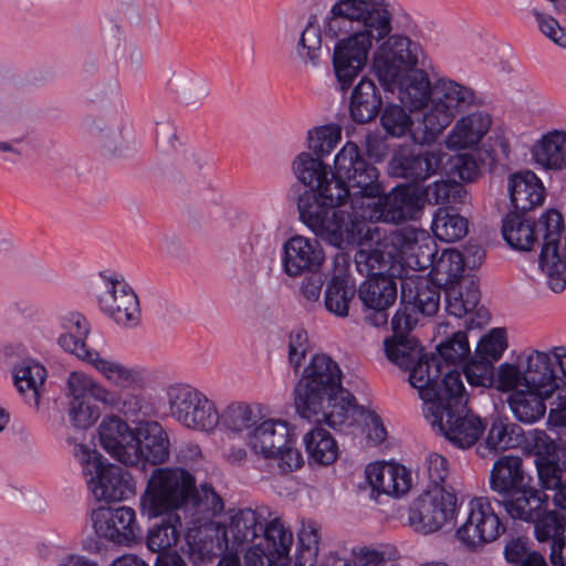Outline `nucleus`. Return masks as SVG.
<instances>
[{"label": "nucleus", "mask_w": 566, "mask_h": 566, "mask_svg": "<svg viewBox=\"0 0 566 566\" xmlns=\"http://www.w3.org/2000/svg\"><path fill=\"white\" fill-rule=\"evenodd\" d=\"M135 459L127 467H138L146 472L148 467L160 468L170 457V441L163 426L157 421H140L136 426L133 447Z\"/></svg>", "instance_id": "nucleus-18"}, {"label": "nucleus", "mask_w": 566, "mask_h": 566, "mask_svg": "<svg viewBox=\"0 0 566 566\" xmlns=\"http://www.w3.org/2000/svg\"><path fill=\"white\" fill-rule=\"evenodd\" d=\"M373 59V72L385 90H391L401 75L412 71L423 54L418 42L402 34L387 35Z\"/></svg>", "instance_id": "nucleus-10"}, {"label": "nucleus", "mask_w": 566, "mask_h": 566, "mask_svg": "<svg viewBox=\"0 0 566 566\" xmlns=\"http://www.w3.org/2000/svg\"><path fill=\"white\" fill-rule=\"evenodd\" d=\"M552 394H543L541 388L514 390L507 398L509 407L514 417L523 423H534L544 417L545 399Z\"/></svg>", "instance_id": "nucleus-38"}, {"label": "nucleus", "mask_w": 566, "mask_h": 566, "mask_svg": "<svg viewBox=\"0 0 566 566\" xmlns=\"http://www.w3.org/2000/svg\"><path fill=\"white\" fill-rule=\"evenodd\" d=\"M357 292L355 284L344 275H333L327 282L324 293L326 311L338 317H347L349 304Z\"/></svg>", "instance_id": "nucleus-45"}, {"label": "nucleus", "mask_w": 566, "mask_h": 566, "mask_svg": "<svg viewBox=\"0 0 566 566\" xmlns=\"http://www.w3.org/2000/svg\"><path fill=\"white\" fill-rule=\"evenodd\" d=\"M259 421V410L247 402L230 403L221 415L219 422L231 432H241L255 427Z\"/></svg>", "instance_id": "nucleus-52"}, {"label": "nucleus", "mask_w": 566, "mask_h": 566, "mask_svg": "<svg viewBox=\"0 0 566 566\" xmlns=\"http://www.w3.org/2000/svg\"><path fill=\"white\" fill-rule=\"evenodd\" d=\"M168 518L153 525L147 533L146 545L153 553H169L179 539L181 520L177 514H167Z\"/></svg>", "instance_id": "nucleus-46"}, {"label": "nucleus", "mask_w": 566, "mask_h": 566, "mask_svg": "<svg viewBox=\"0 0 566 566\" xmlns=\"http://www.w3.org/2000/svg\"><path fill=\"white\" fill-rule=\"evenodd\" d=\"M491 125V115L485 112L479 111L463 116L450 132L448 145L458 149L475 146L490 130Z\"/></svg>", "instance_id": "nucleus-35"}, {"label": "nucleus", "mask_w": 566, "mask_h": 566, "mask_svg": "<svg viewBox=\"0 0 566 566\" xmlns=\"http://www.w3.org/2000/svg\"><path fill=\"white\" fill-rule=\"evenodd\" d=\"M401 295L400 307L407 313H420L424 316H432L440 307L442 286L429 275L411 274L402 272L400 282Z\"/></svg>", "instance_id": "nucleus-19"}, {"label": "nucleus", "mask_w": 566, "mask_h": 566, "mask_svg": "<svg viewBox=\"0 0 566 566\" xmlns=\"http://www.w3.org/2000/svg\"><path fill=\"white\" fill-rule=\"evenodd\" d=\"M67 387L70 395H77V398H85L88 401H92L93 399L113 405L114 396L111 391L83 373H71L67 380Z\"/></svg>", "instance_id": "nucleus-55"}, {"label": "nucleus", "mask_w": 566, "mask_h": 566, "mask_svg": "<svg viewBox=\"0 0 566 566\" xmlns=\"http://www.w3.org/2000/svg\"><path fill=\"white\" fill-rule=\"evenodd\" d=\"M391 32L392 13L386 0H337L331 7L324 34L336 40L332 63L340 92H347L364 70L374 42Z\"/></svg>", "instance_id": "nucleus-1"}, {"label": "nucleus", "mask_w": 566, "mask_h": 566, "mask_svg": "<svg viewBox=\"0 0 566 566\" xmlns=\"http://www.w3.org/2000/svg\"><path fill=\"white\" fill-rule=\"evenodd\" d=\"M523 441V430L507 418L492 419L484 443L479 444L478 453L485 457L488 452H497L518 447Z\"/></svg>", "instance_id": "nucleus-39"}, {"label": "nucleus", "mask_w": 566, "mask_h": 566, "mask_svg": "<svg viewBox=\"0 0 566 566\" xmlns=\"http://www.w3.org/2000/svg\"><path fill=\"white\" fill-rule=\"evenodd\" d=\"M399 244L398 260L416 270L432 268L438 253L434 240L426 232L408 231L396 238Z\"/></svg>", "instance_id": "nucleus-28"}, {"label": "nucleus", "mask_w": 566, "mask_h": 566, "mask_svg": "<svg viewBox=\"0 0 566 566\" xmlns=\"http://www.w3.org/2000/svg\"><path fill=\"white\" fill-rule=\"evenodd\" d=\"M342 137V129L337 124L314 127L308 130L307 146L313 156L324 158L337 146Z\"/></svg>", "instance_id": "nucleus-57"}, {"label": "nucleus", "mask_w": 566, "mask_h": 566, "mask_svg": "<svg viewBox=\"0 0 566 566\" xmlns=\"http://www.w3.org/2000/svg\"><path fill=\"white\" fill-rule=\"evenodd\" d=\"M292 169L296 179L307 189L316 187L325 176H329L331 167L324 164L322 158L314 157L311 153L302 151L292 163Z\"/></svg>", "instance_id": "nucleus-50"}, {"label": "nucleus", "mask_w": 566, "mask_h": 566, "mask_svg": "<svg viewBox=\"0 0 566 566\" xmlns=\"http://www.w3.org/2000/svg\"><path fill=\"white\" fill-rule=\"evenodd\" d=\"M554 363V355L533 350L526 358L524 387L541 388L543 394H553L558 388Z\"/></svg>", "instance_id": "nucleus-36"}, {"label": "nucleus", "mask_w": 566, "mask_h": 566, "mask_svg": "<svg viewBox=\"0 0 566 566\" xmlns=\"http://www.w3.org/2000/svg\"><path fill=\"white\" fill-rule=\"evenodd\" d=\"M416 323L417 318L407 313L406 308L397 310L391 318L395 336L386 339L384 345L387 358L401 369L409 370V382L418 389L423 400L427 397L424 391L431 392L439 388L441 366L436 354L427 356L418 339L407 335Z\"/></svg>", "instance_id": "nucleus-4"}, {"label": "nucleus", "mask_w": 566, "mask_h": 566, "mask_svg": "<svg viewBox=\"0 0 566 566\" xmlns=\"http://www.w3.org/2000/svg\"><path fill=\"white\" fill-rule=\"evenodd\" d=\"M454 116L451 115L436 99L432 106L423 114L421 120L416 123L412 132V140L419 145L434 143L438 136L451 124Z\"/></svg>", "instance_id": "nucleus-43"}, {"label": "nucleus", "mask_w": 566, "mask_h": 566, "mask_svg": "<svg viewBox=\"0 0 566 566\" xmlns=\"http://www.w3.org/2000/svg\"><path fill=\"white\" fill-rule=\"evenodd\" d=\"M322 51V31L316 23V17L312 15L303 30L298 44L297 55L306 63L317 65Z\"/></svg>", "instance_id": "nucleus-58"}, {"label": "nucleus", "mask_w": 566, "mask_h": 566, "mask_svg": "<svg viewBox=\"0 0 566 566\" xmlns=\"http://www.w3.org/2000/svg\"><path fill=\"white\" fill-rule=\"evenodd\" d=\"M96 535L118 545H129L140 536L135 510L125 506H99L92 512Z\"/></svg>", "instance_id": "nucleus-16"}, {"label": "nucleus", "mask_w": 566, "mask_h": 566, "mask_svg": "<svg viewBox=\"0 0 566 566\" xmlns=\"http://www.w3.org/2000/svg\"><path fill=\"white\" fill-rule=\"evenodd\" d=\"M532 155L544 169H566V132L553 130L545 134L533 146Z\"/></svg>", "instance_id": "nucleus-40"}, {"label": "nucleus", "mask_w": 566, "mask_h": 566, "mask_svg": "<svg viewBox=\"0 0 566 566\" xmlns=\"http://www.w3.org/2000/svg\"><path fill=\"white\" fill-rule=\"evenodd\" d=\"M525 214L510 211L502 224L503 239L510 247L520 251L532 250L534 243L537 242V234H544L539 222L536 224L526 218Z\"/></svg>", "instance_id": "nucleus-37"}, {"label": "nucleus", "mask_w": 566, "mask_h": 566, "mask_svg": "<svg viewBox=\"0 0 566 566\" xmlns=\"http://www.w3.org/2000/svg\"><path fill=\"white\" fill-rule=\"evenodd\" d=\"M335 169L344 177L350 190H360L380 180L379 169L361 153L354 142H347L336 154Z\"/></svg>", "instance_id": "nucleus-22"}, {"label": "nucleus", "mask_w": 566, "mask_h": 566, "mask_svg": "<svg viewBox=\"0 0 566 566\" xmlns=\"http://www.w3.org/2000/svg\"><path fill=\"white\" fill-rule=\"evenodd\" d=\"M396 87L398 88L399 101L411 112L424 108L433 99L434 87L432 88L429 75L423 70L415 67L401 75L389 91L394 92Z\"/></svg>", "instance_id": "nucleus-31"}, {"label": "nucleus", "mask_w": 566, "mask_h": 566, "mask_svg": "<svg viewBox=\"0 0 566 566\" xmlns=\"http://www.w3.org/2000/svg\"><path fill=\"white\" fill-rule=\"evenodd\" d=\"M401 277L402 274L371 276L360 283L357 294L367 312L365 321L369 325L375 327L387 325L389 310L398 295L396 279L401 281Z\"/></svg>", "instance_id": "nucleus-15"}, {"label": "nucleus", "mask_w": 566, "mask_h": 566, "mask_svg": "<svg viewBox=\"0 0 566 566\" xmlns=\"http://www.w3.org/2000/svg\"><path fill=\"white\" fill-rule=\"evenodd\" d=\"M70 421L77 429H87L99 418L98 407L87 399L77 398V395H71Z\"/></svg>", "instance_id": "nucleus-63"}, {"label": "nucleus", "mask_w": 566, "mask_h": 566, "mask_svg": "<svg viewBox=\"0 0 566 566\" xmlns=\"http://www.w3.org/2000/svg\"><path fill=\"white\" fill-rule=\"evenodd\" d=\"M166 398L170 416L186 428L211 431L219 423L216 405L202 391L187 384L167 387Z\"/></svg>", "instance_id": "nucleus-11"}, {"label": "nucleus", "mask_w": 566, "mask_h": 566, "mask_svg": "<svg viewBox=\"0 0 566 566\" xmlns=\"http://www.w3.org/2000/svg\"><path fill=\"white\" fill-rule=\"evenodd\" d=\"M105 291L98 296V305L103 313L115 323L132 327L139 322V302L134 290L123 277L105 276Z\"/></svg>", "instance_id": "nucleus-17"}, {"label": "nucleus", "mask_w": 566, "mask_h": 566, "mask_svg": "<svg viewBox=\"0 0 566 566\" xmlns=\"http://www.w3.org/2000/svg\"><path fill=\"white\" fill-rule=\"evenodd\" d=\"M525 471L524 461L518 455L505 454L500 457L490 471V490L492 500L500 501L511 493L533 482Z\"/></svg>", "instance_id": "nucleus-23"}, {"label": "nucleus", "mask_w": 566, "mask_h": 566, "mask_svg": "<svg viewBox=\"0 0 566 566\" xmlns=\"http://www.w3.org/2000/svg\"><path fill=\"white\" fill-rule=\"evenodd\" d=\"M370 229L361 232V235L357 241L350 243V245L359 244V249L354 255V262L357 271L369 279L371 276H385V275H401L405 272V266L400 260L388 251V243L386 241L378 240L375 245L366 248L367 244L364 242L367 239V234ZM349 247V244L347 245Z\"/></svg>", "instance_id": "nucleus-21"}, {"label": "nucleus", "mask_w": 566, "mask_h": 566, "mask_svg": "<svg viewBox=\"0 0 566 566\" xmlns=\"http://www.w3.org/2000/svg\"><path fill=\"white\" fill-rule=\"evenodd\" d=\"M264 514L250 507L232 511L228 526L223 531V539L228 554L237 556L244 546L255 538L262 537L260 543L252 547L261 546L265 554L276 557H287L293 544V533L285 527L280 517H274L264 524Z\"/></svg>", "instance_id": "nucleus-5"}, {"label": "nucleus", "mask_w": 566, "mask_h": 566, "mask_svg": "<svg viewBox=\"0 0 566 566\" xmlns=\"http://www.w3.org/2000/svg\"><path fill=\"white\" fill-rule=\"evenodd\" d=\"M87 484L98 501H124L135 494V481L130 473L118 465L104 463L102 454L80 446L77 454Z\"/></svg>", "instance_id": "nucleus-9"}, {"label": "nucleus", "mask_w": 566, "mask_h": 566, "mask_svg": "<svg viewBox=\"0 0 566 566\" xmlns=\"http://www.w3.org/2000/svg\"><path fill=\"white\" fill-rule=\"evenodd\" d=\"M411 488V473L400 464H386L379 493L392 496L406 494Z\"/></svg>", "instance_id": "nucleus-61"}, {"label": "nucleus", "mask_w": 566, "mask_h": 566, "mask_svg": "<svg viewBox=\"0 0 566 566\" xmlns=\"http://www.w3.org/2000/svg\"><path fill=\"white\" fill-rule=\"evenodd\" d=\"M565 522L566 520L562 514L555 511H546L534 522L536 539L541 543L548 541L552 543L557 538H562L565 533Z\"/></svg>", "instance_id": "nucleus-62"}, {"label": "nucleus", "mask_w": 566, "mask_h": 566, "mask_svg": "<svg viewBox=\"0 0 566 566\" xmlns=\"http://www.w3.org/2000/svg\"><path fill=\"white\" fill-rule=\"evenodd\" d=\"M432 230L441 241H458L468 233V220L451 207L439 208L433 218Z\"/></svg>", "instance_id": "nucleus-49"}, {"label": "nucleus", "mask_w": 566, "mask_h": 566, "mask_svg": "<svg viewBox=\"0 0 566 566\" xmlns=\"http://www.w3.org/2000/svg\"><path fill=\"white\" fill-rule=\"evenodd\" d=\"M14 385L21 394L30 391L28 402L39 408L40 387L46 379V369L43 365L32 358H23L12 368Z\"/></svg>", "instance_id": "nucleus-42"}, {"label": "nucleus", "mask_w": 566, "mask_h": 566, "mask_svg": "<svg viewBox=\"0 0 566 566\" xmlns=\"http://www.w3.org/2000/svg\"><path fill=\"white\" fill-rule=\"evenodd\" d=\"M423 192L411 186H396L387 192L386 223L416 220L423 208Z\"/></svg>", "instance_id": "nucleus-32"}, {"label": "nucleus", "mask_w": 566, "mask_h": 566, "mask_svg": "<svg viewBox=\"0 0 566 566\" xmlns=\"http://www.w3.org/2000/svg\"><path fill=\"white\" fill-rule=\"evenodd\" d=\"M355 400L354 395L342 387L323 402L318 416H322L325 423L333 429L342 430L343 427H350L355 422L356 412L360 415L365 412V408L357 406Z\"/></svg>", "instance_id": "nucleus-34"}, {"label": "nucleus", "mask_w": 566, "mask_h": 566, "mask_svg": "<svg viewBox=\"0 0 566 566\" xmlns=\"http://www.w3.org/2000/svg\"><path fill=\"white\" fill-rule=\"evenodd\" d=\"M437 352L436 356L440 359L441 375L444 376L451 370L458 371L454 368L443 371V368L461 364L469 356L470 345L467 333L462 331L454 333L452 337L437 346Z\"/></svg>", "instance_id": "nucleus-53"}, {"label": "nucleus", "mask_w": 566, "mask_h": 566, "mask_svg": "<svg viewBox=\"0 0 566 566\" xmlns=\"http://www.w3.org/2000/svg\"><path fill=\"white\" fill-rule=\"evenodd\" d=\"M195 476L184 468H154L140 497V509L149 518L186 509Z\"/></svg>", "instance_id": "nucleus-8"}, {"label": "nucleus", "mask_w": 566, "mask_h": 566, "mask_svg": "<svg viewBox=\"0 0 566 566\" xmlns=\"http://www.w3.org/2000/svg\"><path fill=\"white\" fill-rule=\"evenodd\" d=\"M444 155L441 151L416 150L402 147L394 153L389 163L390 176L419 184L431 176L441 167Z\"/></svg>", "instance_id": "nucleus-20"}, {"label": "nucleus", "mask_w": 566, "mask_h": 566, "mask_svg": "<svg viewBox=\"0 0 566 566\" xmlns=\"http://www.w3.org/2000/svg\"><path fill=\"white\" fill-rule=\"evenodd\" d=\"M349 205L352 218L365 224V232L369 229L366 221L386 222L387 192L382 182L353 190Z\"/></svg>", "instance_id": "nucleus-30"}, {"label": "nucleus", "mask_w": 566, "mask_h": 566, "mask_svg": "<svg viewBox=\"0 0 566 566\" xmlns=\"http://www.w3.org/2000/svg\"><path fill=\"white\" fill-rule=\"evenodd\" d=\"M308 462L319 465H329L338 457V444L329 431L322 427H314L303 437Z\"/></svg>", "instance_id": "nucleus-44"}, {"label": "nucleus", "mask_w": 566, "mask_h": 566, "mask_svg": "<svg viewBox=\"0 0 566 566\" xmlns=\"http://www.w3.org/2000/svg\"><path fill=\"white\" fill-rule=\"evenodd\" d=\"M515 521L534 523L545 512L548 496L534 485V481L495 502Z\"/></svg>", "instance_id": "nucleus-26"}, {"label": "nucleus", "mask_w": 566, "mask_h": 566, "mask_svg": "<svg viewBox=\"0 0 566 566\" xmlns=\"http://www.w3.org/2000/svg\"><path fill=\"white\" fill-rule=\"evenodd\" d=\"M98 437L102 448L115 460L123 464L135 459L133 452L136 439V427L132 429L119 417H107L98 427Z\"/></svg>", "instance_id": "nucleus-25"}, {"label": "nucleus", "mask_w": 566, "mask_h": 566, "mask_svg": "<svg viewBox=\"0 0 566 566\" xmlns=\"http://www.w3.org/2000/svg\"><path fill=\"white\" fill-rule=\"evenodd\" d=\"M384 105L382 96L376 83L363 76L353 87L349 98V115L357 124L374 120Z\"/></svg>", "instance_id": "nucleus-33"}, {"label": "nucleus", "mask_w": 566, "mask_h": 566, "mask_svg": "<svg viewBox=\"0 0 566 566\" xmlns=\"http://www.w3.org/2000/svg\"><path fill=\"white\" fill-rule=\"evenodd\" d=\"M507 190L513 207L512 211L527 213L543 205L546 189L542 180L531 170L511 174Z\"/></svg>", "instance_id": "nucleus-27"}, {"label": "nucleus", "mask_w": 566, "mask_h": 566, "mask_svg": "<svg viewBox=\"0 0 566 566\" xmlns=\"http://www.w3.org/2000/svg\"><path fill=\"white\" fill-rule=\"evenodd\" d=\"M379 114L380 125L387 135L395 138H401L410 135L412 138V132L416 123L403 106L396 103H387Z\"/></svg>", "instance_id": "nucleus-51"}, {"label": "nucleus", "mask_w": 566, "mask_h": 566, "mask_svg": "<svg viewBox=\"0 0 566 566\" xmlns=\"http://www.w3.org/2000/svg\"><path fill=\"white\" fill-rule=\"evenodd\" d=\"M467 190L463 185L454 180H438L428 185L423 196L432 205H457L464 202Z\"/></svg>", "instance_id": "nucleus-56"}, {"label": "nucleus", "mask_w": 566, "mask_h": 566, "mask_svg": "<svg viewBox=\"0 0 566 566\" xmlns=\"http://www.w3.org/2000/svg\"><path fill=\"white\" fill-rule=\"evenodd\" d=\"M464 261L460 251L455 249H446L436 260L429 272L436 282L442 287L457 284L463 276Z\"/></svg>", "instance_id": "nucleus-47"}, {"label": "nucleus", "mask_w": 566, "mask_h": 566, "mask_svg": "<svg viewBox=\"0 0 566 566\" xmlns=\"http://www.w3.org/2000/svg\"><path fill=\"white\" fill-rule=\"evenodd\" d=\"M493 361L485 356H481L474 352V356L464 365L463 371L467 381L471 386L476 387H493L495 384Z\"/></svg>", "instance_id": "nucleus-60"}, {"label": "nucleus", "mask_w": 566, "mask_h": 566, "mask_svg": "<svg viewBox=\"0 0 566 566\" xmlns=\"http://www.w3.org/2000/svg\"><path fill=\"white\" fill-rule=\"evenodd\" d=\"M511 147L502 132L494 130L479 151V160L490 172L509 168Z\"/></svg>", "instance_id": "nucleus-48"}, {"label": "nucleus", "mask_w": 566, "mask_h": 566, "mask_svg": "<svg viewBox=\"0 0 566 566\" xmlns=\"http://www.w3.org/2000/svg\"><path fill=\"white\" fill-rule=\"evenodd\" d=\"M283 268L290 276L318 271L325 260L319 243L302 235L290 238L283 245Z\"/></svg>", "instance_id": "nucleus-24"}, {"label": "nucleus", "mask_w": 566, "mask_h": 566, "mask_svg": "<svg viewBox=\"0 0 566 566\" xmlns=\"http://www.w3.org/2000/svg\"><path fill=\"white\" fill-rule=\"evenodd\" d=\"M539 32L562 49H566V29L553 15L542 12L537 8L531 10Z\"/></svg>", "instance_id": "nucleus-64"}, {"label": "nucleus", "mask_w": 566, "mask_h": 566, "mask_svg": "<svg viewBox=\"0 0 566 566\" xmlns=\"http://www.w3.org/2000/svg\"><path fill=\"white\" fill-rule=\"evenodd\" d=\"M467 521L457 530L458 539L470 549L495 541L506 531L489 497H474L469 503Z\"/></svg>", "instance_id": "nucleus-14"}, {"label": "nucleus", "mask_w": 566, "mask_h": 566, "mask_svg": "<svg viewBox=\"0 0 566 566\" xmlns=\"http://www.w3.org/2000/svg\"><path fill=\"white\" fill-rule=\"evenodd\" d=\"M342 376L338 364L329 356L314 355L294 387L296 413L310 421L318 420L323 402L342 389Z\"/></svg>", "instance_id": "nucleus-7"}, {"label": "nucleus", "mask_w": 566, "mask_h": 566, "mask_svg": "<svg viewBox=\"0 0 566 566\" xmlns=\"http://www.w3.org/2000/svg\"><path fill=\"white\" fill-rule=\"evenodd\" d=\"M530 444L542 488L555 490V505L566 510V479L562 476L566 471V448L542 430L534 431Z\"/></svg>", "instance_id": "nucleus-12"}, {"label": "nucleus", "mask_w": 566, "mask_h": 566, "mask_svg": "<svg viewBox=\"0 0 566 566\" xmlns=\"http://www.w3.org/2000/svg\"><path fill=\"white\" fill-rule=\"evenodd\" d=\"M352 190L337 170H331L312 190H304L297 199L301 221L321 240L332 247L345 249L357 241L365 224L340 209L349 202Z\"/></svg>", "instance_id": "nucleus-2"}, {"label": "nucleus", "mask_w": 566, "mask_h": 566, "mask_svg": "<svg viewBox=\"0 0 566 566\" xmlns=\"http://www.w3.org/2000/svg\"><path fill=\"white\" fill-rule=\"evenodd\" d=\"M457 501L453 490L428 488L410 504L409 525L424 535L440 531L454 518Z\"/></svg>", "instance_id": "nucleus-13"}, {"label": "nucleus", "mask_w": 566, "mask_h": 566, "mask_svg": "<svg viewBox=\"0 0 566 566\" xmlns=\"http://www.w3.org/2000/svg\"><path fill=\"white\" fill-rule=\"evenodd\" d=\"M423 415L432 427L460 449L474 446L486 423L468 409V395L460 371H448L441 379L439 388L426 392Z\"/></svg>", "instance_id": "nucleus-3"}, {"label": "nucleus", "mask_w": 566, "mask_h": 566, "mask_svg": "<svg viewBox=\"0 0 566 566\" xmlns=\"http://www.w3.org/2000/svg\"><path fill=\"white\" fill-rule=\"evenodd\" d=\"M446 291V308L450 315L463 317L475 310L480 302L478 284L471 280L465 291H457L454 285L443 287Z\"/></svg>", "instance_id": "nucleus-54"}, {"label": "nucleus", "mask_w": 566, "mask_h": 566, "mask_svg": "<svg viewBox=\"0 0 566 566\" xmlns=\"http://www.w3.org/2000/svg\"><path fill=\"white\" fill-rule=\"evenodd\" d=\"M433 99L455 117L457 114L465 112L476 103V95L468 86L452 80L440 78L434 85Z\"/></svg>", "instance_id": "nucleus-41"}, {"label": "nucleus", "mask_w": 566, "mask_h": 566, "mask_svg": "<svg viewBox=\"0 0 566 566\" xmlns=\"http://www.w3.org/2000/svg\"><path fill=\"white\" fill-rule=\"evenodd\" d=\"M190 496L186 509L195 510L198 513H209L213 516L219 515L224 510L222 497L208 483L201 484L198 489L195 481Z\"/></svg>", "instance_id": "nucleus-59"}, {"label": "nucleus", "mask_w": 566, "mask_h": 566, "mask_svg": "<svg viewBox=\"0 0 566 566\" xmlns=\"http://www.w3.org/2000/svg\"><path fill=\"white\" fill-rule=\"evenodd\" d=\"M291 434L286 421L268 419L248 433V446L255 454L270 460L290 441Z\"/></svg>", "instance_id": "nucleus-29"}, {"label": "nucleus", "mask_w": 566, "mask_h": 566, "mask_svg": "<svg viewBox=\"0 0 566 566\" xmlns=\"http://www.w3.org/2000/svg\"><path fill=\"white\" fill-rule=\"evenodd\" d=\"M64 333L57 339L59 345L75 355L81 360L92 365L103 377L122 389L139 387L143 384L142 374L117 360L102 357L96 350L90 349L85 343L91 332L88 321L77 312H72L61 318Z\"/></svg>", "instance_id": "nucleus-6"}]
</instances>
